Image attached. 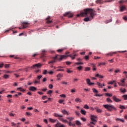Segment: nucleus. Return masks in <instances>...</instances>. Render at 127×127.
Instances as JSON below:
<instances>
[{
	"label": "nucleus",
	"instance_id": "nucleus-4",
	"mask_svg": "<svg viewBox=\"0 0 127 127\" xmlns=\"http://www.w3.org/2000/svg\"><path fill=\"white\" fill-rule=\"evenodd\" d=\"M59 120L63 122V123H67L69 127H75V124H73L71 122H68L67 120H65L64 118H59Z\"/></svg>",
	"mask_w": 127,
	"mask_h": 127
},
{
	"label": "nucleus",
	"instance_id": "nucleus-44",
	"mask_svg": "<svg viewBox=\"0 0 127 127\" xmlns=\"http://www.w3.org/2000/svg\"><path fill=\"white\" fill-rule=\"evenodd\" d=\"M3 65L4 64H3V63L1 62H0V68H2V67H3Z\"/></svg>",
	"mask_w": 127,
	"mask_h": 127
},
{
	"label": "nucleus",
	"instance_id": "nucleus-32",
	"mask_svg": "<svg viewBox=\"0 0 127 127\" xmlns=\"http://www.w3.org/2000/svg\"><path fill=\"white\" fill-rule=\"evenodd\" d=\"M92 91H93V93H95V94H98V90H97V89L96 88H93Z\"/></svg>",
	"mask_w": 127,
	"mask_h": 127
},
{
	"label": "nucleus",
	"instance_id": "nucleus-42",
	"mask_svg": "<svg viewBox=\"0 0 127 127\" xmlns=\"http://www.w3.org/2000/svg\"><path fill=\"white\" fill-rule=\"evenodd\" d=\"M75 101V102H76V103H78V102H82V101H81V99L78 98H76Z\"/></svg>",
	"mask_w": 127,
	"mask_h": 127
},
{
	"label": "nucleus",
	"instance_id": "nucleus-17",
	"mask_svg": "<svg viewBox=\"0 0 127 127\" xmlns=\"http://www.w3.org/2000/svg\"><path fill=\"white\" fill-rule=\"evenodd\" d=\"M95 125H96L95 123L90 122L89 124L87 125V126H88V127H94V126H95Z\"/></svg>",
	"mask_w": 127,
	"mask_h": 127
},
{
	"label": "nucleus",
	"instance_id": "nucleus-58",
	"mask_svg": "<svg viewBox=\"0 0 127 127\" xmlns=\"http://www.w3.org/2000/svg\"><path fill=\"white\" fill-rule=\"evenodd\" d=\"M49 87L50 89H53V85L52 84H50L49 86Z\"/></svg>",
	"mask_w": 127,
	"mask_h": 127
},
{
	"label": "nucleus",
	"instance_id": "nucleus-46",
	"mask_svg": "<svg viewBox=\"0 0 127 127\" xmlns=\"http://www.w3.org/2000/svg\"><path fill=\"white\" fill-rule=\"evenodd\" d=\"M84 109H86V110H89V106L88 105L85 104L84 107Z\"/></svg>",
	"mask_w": 127,
	"mask_h": 127
},
{
	"label": "nucleus",
	"instance_id": "nucleus-62",
	"mask_svg": "<svg viewBox=\"0 0 127 127\" xmlns=\"http://www.w3.org/2000/svg\"><path fill=\"white\" fill-rule=\"evenodd\" d=\"M27 84L29 86L31 85V84H32V82H30L29 81H27Z\"/></svg>",
	"mask_w": 127,
	"mask_h": 127
},
{
	"label": "nucleus",
	"instance_id": "nucleus-40",
	"mask_svg": "<svg viewBox=\"0 0 127 127\" xmlns=\"http://www.w3.org/2000/svg\"><path fill=\"white\" fill-rule=\"evenodd\" d=\"M116 83V81L114 80L113 81H110L108 83V84H110V85H113V84H115Z\"/></svg>",
	"mask_w": 127,
	"mask_h": 127
},
{
	"label": "nucleus",
	"instance_id": "nucleus-47",
	"mask_svg": "<svg viewBox=\"0 0 127 127\" xmlns=\"http://www.w3.org/2000/svg\"><path fill=\"white\" fill-rule=\"evenodd\" d=\"M41 78H42V75H37V79H38V80L41 79Z\"/></svg>",
	"mask_w": 127,
	"mask_h": 127
},
{
	"label": "nucleus",
	"instance_id": "nucleus-41",
	"mask_svg": "<svg viewBox=\"0 0 127 127\" xmlns=\"http://www.w3.org/2000/svg\"><path fill=\"white\" fill-rule=\"evenodd\" d=\"M91 70V68L89 67H85L84 71H90Z\"/></svg>",
	"mask_w": 127,
	"mask_h": 127
},
{
	"label": "nucleus",
	"instance_id": "nucleus-26",
	"mask_svg": "<svg viewBox=\"0 0 127 127\" xmlns=\"http://www.w3.org/2000/svg\"><path fill=\"white\" fill-rule=\"evenodd\" d=\"M3 78L4 79H8V78H9V76L7 74H5L3 75Z\"/></svg>",
	"mask_w": 127,
	"mask_h": 127
},
{
	"label": "nucleus",
	"instance_id": "nucleus-5",
	"mask_svg": "<svg viewBox=\"0 0 127 127\" xmlns=\"http://www.w3.org/2000/svg\"><path fill=\"white\" fill-rule=\"evenodd\" d=\"M112 98L113 101L116 103H120V102H122V99L117 98V96L116 95H114Z\"/></svg>",
	"mask_w": 127,
	"mask_h": 127
},
{
	"label": "nucleus",
	"instance_id": "nucleus-10",
	"mask_svg": "<svg viewBox=\"0 0 127 127\" xmlns=\"http://www.w3.org/2000/svg\"><path fill=\"white\" fill-rule=\"evenodd\" d=\"M55 127H65V126L63 124H61L60 123H58L55 125Z\"/></svg>",
	"mask_w": 127,
	"mask_h": 127
},
{
	"label": "nucleus",
	"instance_id": "nucleus-9",
	"mask_svg": "<svg viewBox=\"0 0 127 127\" xmlns=\"http://www.w3.org/2000/svg\"><path fill=\"white\" fill-rule=\"evenodd\" d=\"M22 25L23 26L22 28H26V27H28V25H29V23L27 22H22Z\"/></svg>",
	"mask_w": 127,
	"mask_h": 127
},
{
	"label": "nucleus",
	"instance_id": "nucleus-14",
	"mask_svg": "<svg viewBox=\"0 0 127 127\" xmlns=\"http://www.w3.org/2000/svg\"><path fill=\"white\" fill-rule=\"evenodd\" d=\"M46 19L47 20V23L48 24L52 23V20H50V17L48 16Z\"/></svg>",
	"mask_w": 127,
	"mask_h": 127
},
{
	"label": "nucleus",
	"instance_id": "nucleus-55",
	"mask_svg": "<svg viewBox=\"0 0 127 127\" xmlns=\"http://www.w3.org/2000/svg\"><path fill=\"white\" fill-rule=\"evenodd\" d=\"M85 60H86L87 61H88V60H89V56H86L84 57Z\"/></svg>",
	"mask_w": 127,
	"mask_h": 127
},
{
	"label": "nucleus",
	"instance_id": "nucleus-57",
	"mask_svg": "<svg viewBox=\"0 0 127 127\" xmlns=\"http://www.w3.org/2000/svg\"><path fill=\"white\" fill-rule=\"evenodd\" d=\"M43 82L44 83V82H46L47 81V78L46 77H45L43 79Z\"/></svg>",
	"mask_w": 127,
	"mask_h": 127
},
{
	"label": "nucleus",
	"instance_id": "nucleus-34",
	"mask_svg": "<svg viewBox=\"0 0 127 127\" xmlns=\"http://www.w3.org/2000/svg\"><path fill=\"white\" fill-rule=\"evenodd\" d=\"M96 3H100L102 4L103 3V0H97L96 1Z\"/></svg>",
	"mask_w": 127,
	"mask_h": 127
},
{
	"label": "nucleus",
	"instance_id": "nucleus-51",
	"mask_svg": "<svg viewBox=\"0 0 127 127\" xmlns=\"http://www.w3.org/2000/svg\"><path fill=\"white\" fill-rule=\"evenodd\" d=\"M79 81V79L77 78H73V82H78Z\"/></svg>",
	"mask_w": 127,
	"mask_h": 127
},
{
	"label": "nucleus",
	"instance_id": "nucleus-28",
	"mask_svg": "<svg viewBox=\"0 0 127 127\" xmlns=\"http://www.w3.org/2000/svg\"><path fill=\"white\" fill-rule=\"evenodd\" d=\"M119 108L120 109H121V110H126V107L123 106V105H120L119 106Z\"/></svg>",
	"mask_w": 127,
	"mask_h": 127
},
{
	"label": "nucleus",
	"instance_id": "nucleus-56",
	"mask_svg": "<svg viewBox=\"0 0 127 127\" xmlns=\"http://www.w3.org/2000/svg\"><path fill=\"white\" fill-rule=\"evenodd\" d=\"M26 115L27 116H31L32 114H31V113H30V112H26Z\"/></svg>",
	"mask_w": 127,
	"mask_h": 127
},
{
	"label": "nucleus",
	"instance_id": "nucleus-15",
	"mask_svg": "<svg viewBox=\"0 0 127 127\" xmlns=\"http://www.w3.org/2000/svg\"><path fill=\"white\" fill-rule=\"evenodd\" d=\"M54 116H55V117H56L57 118H59V119H62V118H63V115H59V114H57V113H55V114H54Z\"/></svg>",
	"mask_w": 127,
	"mask_h": 127
},
{
	"label": "nucleus",
	"instance_id": "nucleus-39",
	"mask_svg": "<svg viewBox=\"0 0 127 127\" xmlns=\"http://www.w3.org/2000/svg\"><path fill=\"white\" fill-rule=\"evenodd\" d=\"M81 114L82 115H86V111L81 110L80 111Z\"/></svg>",
	"mask_w": 127,
	"mask_h": 127
},
{
	"label": "nucleus",
	"instance_id": "nucleus-31",
	"mask_svg": "<svg viewBox=\"0 0 127 127\" xmlns=\"http://www.w3.org/2000/svg\"><path fill=\"white\" fill-rule=\"evenodd\" d=\"M106 101L108 103H113V101L111 100L109 98H107Z\"/></svg>",
	"mask_w": 127,
	"mask_h": 127
},
{
	"label": "nucleus",
	"instance_id": "nucleus-11",
	"mask_svg": "<svg viewBox=\"0 0 127 127\" xmlns=\"http://www.w3.org/2000/svg\"><path fill=\"white\" fill-rule=\"evenodd\" d=\"M30 91H32V92H34L35 91H36L37 90V88L34 86H30L29 88Z\"/></svg>",
	"mask_w": 127,
	"mask_h": 127
},
{
	"label": "nucleus",
	"instance_id": "nucleus-16",
	"mask_svg": "<svg viewBox=\"0 0 127 127\" xmlns=\"http://www.w3.org/2000/svg\"><path fill=\"white\" fill-rule=\"evenodd\" d=\"M114 54H117V52H111L107 54V56H113Z\"/></svg>",
	"mask_w": 127,
	"mask_h": 127
},
{
	"label": "nucleus",
	"instance_id": "nucleus-1",
	"mask_svg": "<svg viewBox=\"0 0 127 127\" xmlns=\"http://www.w3.org/2000/svg\"><path fill=\"white\" fill-rule=\"evenodd\" d=\"M80 15L81 16H88L84 18V21H91L94 18V16H95V10L92 8L85 9L83 11L80 12V14H77V16L79 17Z\"/></svg>",
	"mask_w": 127,
	"mask_h": 127
},
{
	"label": "nucleus",
	"instance_id": "nucleus-27",
	"mask_svg": "<svg viewBox=\"0 0 127 127\" xmlns=\"http://www.w3.org/2000/svg\"><path fill=\"white\" fill-rule=\"evenodd\" d=\"M66 119L67 120H68L69 122H72V121H73V120H74V118L73 117H70V118L67 117L66 118Z\"/></svg>",
	"mask_w": 127,
	"mask_h": 127
},
{
	"label": "nucleus",
	"instance_id": "nucleus-53",
	"mask_svg": "<svg viewBox=\"0 0 127 127\" xmlns=\"http://www.w3.org/2000/svg\"><path fill=\"white\" fill-rule=\"evenodd\" d=\"M41 90L43 92H46V91H47V88H42Z\"/></svg>",
	"mask_w": 127,
	"mask_h": 127
},
{
	"label": "nucleus",
	"instance_id": "nucleus-20",
	"mask_svg": "<svg viewBox=\"0 0 127 127\" xmlns=\"http://www.w3.org/2000/svg\"><path fill=\"white\" fill-rule=\"evenodd\" d=\"M97 85H98V86L99 88H103V86H105V83H103V85H102V84H101V83H100V82H97Z\"/></svg>",
	"mask_w": 127,
	"mask_h": 127
},
{
	"label": "nucleus",
	"instance_id": "nucleus-48",
	"mask_svg": "<svg viewBox=\"0 0 127 127\" xmlns=\"http://www.w3.org/2000/svg\"><path fill=\"white\" fill-rule=\"evenodd\" d=\"M43 74L44 75H46V74H47V70H44L43 72Z\"/></svg>",
	"mask_w": 127,
	"mask_h": 127
},
{
	"label": "nucleus",
	"instance_id": "nucleus-29",
	"mask_svg": "<svg viewBox=\"0 0 127 127\" xmlns=\"http://www.w3.org/2000/svg\"><path fill=\"white\" fill-rule=\"evenodd\" d=\"M75 124L77 126H81V125H82L81 123H80V122L79 121H75Z\"/></svg>",
	"mask_w": 127,
	"mask_h": 127
},
{
	"label": "nucleus",
	"instance_id": "nucleus-45",
	"mask_svg": "<svg viewBox=\"0 0 127 127\" xmlns=\"http://www.w3.org/2000/svg\"><path fill=\"white\" fill-rule=\"evenodd\" d=\"M112 19H109V20L106 21L105 23L107 24V23H109V22H112Z\"/></svg>",
	"mask_w": 127,
	"mask_h": 127
},
{
	"label": "nucleus",
	"instance_id": "nucleus-49",
	"mask_svg": "<svg viewBox=\"0 0 127 127\" xmlns=\"http://www.w3.org/2000/svg\"><path fill=\"white\" fill-rule=\"evenodd\" d=\"M64 50V49H59V50H57V52H59V53H61V52H62V51H63Z\"/></svg>",
	"mask_w": 127,
	"mask_h": 127
},
{
	"label": "nucleus",
	"instance_id": "nucleus-12",
	"mask_svg": "<svg viewBox=\"0 0 127 127\" xmlns=\"http://www.w3.org/2000/svg\"><path fill=\"white\" fill-rule=\"evenodd\" d=\"M41 66H42L41 64H34L32 66V68H35V67H37L38 68H40V67H41Z\"/></svg>",
	"mask_w": 127,
	"mask_h": 127
},
{
	"label": "nucleus",
	"instance_id": "nucleus-61",
	"mask_svg": "<svg viewBox=\"0 0 127 127\" xmlns=\"http://www.w3.org/2000/svg\"><path fill=\"white\" fill-rule=\"evenodd\" d=\"M47 94H52V90H50L49 91L47 92Z\"/></svg>",
	"mask_w": 127,
	"mask_h": 127
},
{
	"label": "nucleus",
	"instance_id": "nucleus-19",
	"mask_svg": "<svg viewBox=\"0 0 127 127\" xmlns=\"http://www.w3.org/2000/svg\"><path fill=\"white\" fill-rule=\"evenodd\" d=\"M116 122H121V123H125V120H124L122 119H120V118H117L116 119Z\"/></svg>",
	"mask_w": 127,
	"mask_h": 127
},
{
	"label": "nucleus",
	"instance_id": "nucleus-18",
	"mask_svg": "<svg viewBox=\"0 0 127 127\" xmlns=\"http://www.w3.org/2000/svg\"><path fill=\"white\" fill-rule=\"evenodd\" d=\"M127 0H121L120 1H119V3L120 4H121V5H122V4H124V3H126V2H127Z\"/></svg>",
	"mask_w": 127,
	"mask_h": 127
},
{
	"label": "nucleus",
	"instance_id": "nucleus-21",
	"mask_svg": "<svg viewBox=\"0 0 127 127\" xmlns=\"http://www.w3.org/2000/svg\"><path fill=\"white\" fill-rule=\"evenodd\" d=\"M95 77H97L98 78H100V79H103V78H104V76L100 75L99 74H96Z\"/></svg>",
	"mask_w": 127,
	"mask_h": 127
},
{
	"label": "nucleus",
	"instance_id": "nucleus-35",
	"mask_svg": "<svg viewBox=\"0 0 127 127\" xmlns=\"http://www.w3.org/2000/svg\"><path fill=\"white\" fill-rule=\"evenodd\" d=\"M49 121L51 122V123H55L56 122V120H54V119H51V118H50L49 119Z\"/></svg>",
	"mask_w": 127,
	"mask_h": 127
},
{
	"label": "nucleus",
	"instance_id": "nucleus-33",
	"mask_svg": "<svg viewBox=\"0 0 127 127\" xmlns=\"http://www.w3.org/2000/svg\"><path fill=\"white\" fill-rule=\"evenodd\" d=\"M105 96H107V97H113V94L106 93H105Z\"/></svg>",
	"mask_w": 127,
	"mask_h": 127
},
{
	"label": "nucleus",
	"instance_id": "nucleus-59",
	"mask_svg": "<svg viewBox=\"0 0 127 127\" xmlns=\"http://www.w3.org/2000/svg\"><path fill=\"white\" fill-rule=\"evenodd\" d=\"M5 68H9V64H6L4 65Z\"/></svg>",
	"mask_w": 127,
	"mask_h": 127
},
{
	"label": "nucleus",
	"instance_id": "nucleus-8",
	"mask_svg": "<svg viewBox=\"0 0 127 127\" xmlns=\"http://www.w3.org/2000/svg\"><path fill=\"white\" fill-rule=\"evenodd\" d=\"M46 53H47V51L42 50L41 58H44V57H46V56H45V55H46Z\"/></svg>",
	"mask_w": 127,
	"mask_h": 127
},
{
	"label": "nucleus",
	"instance_id": "nucleus-60",
	"mask_svg": "<svg viewBox=\"0 0 127 127\" xmlns=\"http://www.w3.org/2000/svg\"><path fill=\"white\" fill-rule=\"evenodd\" d=\"M57 71H62V72H64V69L59 68L58 69H57Z\"/></svg>",
	"mask_w": 127,
	"mask_h": 127
},
{
	"label": "nucleus",
	"instance_id": "nucleus-30",
	"mask_svg": "<svg viewBox=\"0 0 127 127\" xmlns=\"http://www.w3.org/2000/svg\"><path fill=\"white\" fill-rule=\"evenodd\" d=\"M120 91L121 92H122V93H126V92H127V90L126 89V88H124L123 89V88H121Z\"/></svg>",
	"mask_w": 127,
	"mask_h": 127
},
{
	"label": "nucleus",
	"instance_id": "nucleus-54",
	"mask_svg": "<svg viewBox=\"0 0 127 127\" xmlns=\"http://www.w3.org/2000/svg\"><path fill=\"white\" fill-rule=\"evenodd\" d=\"M63 102H64V100H60L59 101V104H63Z\"/></svg>",
	"mask_w": 127,
	"mask_h": 127
},
{
	"label": "nucleus",
	"instance_id": "nucleus-25",
	"mask_svg": "<svg viewBox=\"0 0 127 127\" xmlns=\"http://www.w3.org/2000/svg\"><path fill=\"white\" fill-rule=\"evenodd\" d=\"M17 90H20V92H25V89H23L21 87H19V88H17Z\"/></svg>",
	"mask_w": 127,
	"mask_h": 127
},
{
	"label": "nucleus",
	"instance_id": "nucleus-13",
	"mask_svg": "<svg viewBox=\"0 0 127 127\" xmlns=\"http://www.w3.org/2000/svg\"><path fill=\"white\" fill-rule=\"evenodd\" d=\"M120 11H124V10H126V9H127L126 6H123V5H120Z\"/></svg>",
	"mask_w": 127,
	"mask_h": 127
},
{
	"label": "nucleus",
	"instance_id": "nucleus-23",
	"mask_svg": "<svg viewBox=\"0 0 127 127\" xmlns=\"http://www.w3.org/2000/svg\"><path fill=\"white\" fill-rule=\"evenodd\" d=\"M62 85H64L65 86H67L68 85V82H65L64 81H61Z\"/></svg>",
	"mask_w": 127,
	"mask_h": 127
},
{
	"label": "nucleus",
	"instance_id": "nucleus-64",
	"mask_svg": "<svg viewBox=\"0 0 127 127\" xmlns=\"http://www.w3.org/2000/svg\"><path fill=\"white\" fill-rule=\"evenodd\" d=\"M123 19H124V20L127 21V16L123 17Z\"/></svg>",
	"mask_w": 127,
	"mask_h": 127
},
{
	"label": "nucleus",
	"instance_id": "nucleus-43",
	"mask_svg": "<svg viewBox=\"0 0 127 127\" xmlns=\"http://www.w3.org/2000/svg\"><path fill=\"white\" fill-rule=\"evenodd\" d=\"M118 84L119 86H122V87H124L125 86V83H121V82H118Z\"/></svg>",
	"mask_w": 127,
	"mask_h": 127
},
{
	"label": "nucleus",
	"instance_id": "nucleus-38",
	"mask_svg": "<svg viewBox=\"0 0 127 127\" xmlns=\"http://www.w3.org/2000/svg\"><path fill=\"white\" fill-rule=\"evenodd\" d=\"M67 73H68V74H71V73H73V71L69 70L68 68H67V70H66Z\"/></svg>",
	"mask_w": 127,
	"mask_h": 127
},
{
	"label": "nucleus",
	"instance_id": "nucleus-63",
	"mask_svg": "<svg viewBox=\"0 0 127 127\" xmlns=\"http://www.w3.org/2000/svg\"><path fill=\"white\" fill-rule=\"evenodd\" d=\"M101 65H106L105 63H100L99 64V66H101Z\"/></svg>",
	"mask_w": 127,
	"mask_h": 127
},
{
	"label": "nucleus",
	"instance_id": "nucleus-22",
	"mask_svg": "<svg viewBox=\"0 0 127 127\" xmlns=\"http://www.w3.org/2000/svg\"><path fill=\"white\" fill-rule=\"evenodd\" d=\"M64 76L63 73H59L57 75V78H62Z\"/></svg>",
	"mask_w": 127,
	"mask_h": 127
},
{
	"label": "nucleus",
	"instance_id": "nucleus-37",
	"mask_svg": "<svg viewBox=\"0 0 127 127\" xmlns=\"http://www.w3.org/2000/svg\"><path fill=\"white\" fill-rule=\"evenodd\" d=\"M86 82L88 85H90V84L91 83V80H90V79L89 78H87L86 79Z\"/></svg>",
	"mask_w": 127,
	"mask_h": 127
},
{
	"label": "nucleus",
	"instance_id": "nucleus-36",
	"mask_svg": "<svg viewBox=\"0 0 127 127\" xmlns=\"http://www.w3.org/2000/svg\"><path fill=\"white\" fill-rule=\"evenodd\" d=\"M122 98L125 100V101H127V95H124L122 96Z\"/></svg>",
	"mask_w": 127,
	"mask_h": 127
},
{
	"label": "nucleus",
	"instance_id": "nucleus-3",
	"mask_svg": "<svg viewBox=\"0 0 127 127\" xmlns=\"http://www.w3.org/2000/svg\"><path fill=\"white\" fill-rule=\"evenodd\" d=\"M104 108L106 109L107 110H108L109 111H112L113 110L114 111H117V108L114 106V105H110L109 104H106V105H103Z\"/></svg>",
	"mask_w": 127,
	"mask_h": 127
},
{
	"label": "nucleus",
	"instance_id": "nucleus-7",
	"mask_svg": "<svg viewBox=\"0 0 127 127\" xmlns=\"http://www.w3.org/2000/svg\"><path fill=\"white\" fill-rule=\"evenodd\" d=\"M64 16H67L68 17H73V14L71 12H67L64 14Z\"/></svg>",
	"mask_w": 127,
	"mask_h": 127
},
{
	"label": "nucleus",
	"instance_id": "nucleus-6",
	"mask_svg": "<svg viewBox=\"0 0 127 127\" xmlns=\"http://www.w3.org/2000/svg\"><path fill=\"white\" fill-rule=\"evenodd\" d=\"M90 117H91L90 119L92 122L94 123H97V116L93 115H91Z\"/></svg>",
	"mask_w": 127,
	"mask_h": 127
},
{
	"label": "nucleus",
	"instance_id": "nucleus-50",
	"mask_svg": "<svg viewBox=\"0 0 127 127\" xmlns=\"http://www.w3.org/2000/svg\"><path fill=\"white\" fill-rule=\"evenodd\" d=\"M77 69H78V70H81V69H83V66H78L77 67Z\"/></svg>",
	"mask_w": 127,
	"mask_h": 127
},
{
	"label": "nucleus",
	"instance_id": "nucleus-2",
	"mask_svg": "<svg viewBox=\"0 0 127 127\" xmlns=\"http://www.w3.org/2000/svg\"><path fill=\"white\" fill-rule=\"evenodd\" d=\"M77 55V54H75V53L67 56L57 55L55 57L53 58V60L49 63V64H51V63H55L57 62V60H59L60 62L62 61L63 59H67L68 57H70L71 58L72 60H74V59H75V57H76Z\"/></svg>",
	"mask_w": 127,
	"mask_h": 127
},
{
	"label": "nucleus",
	"instance_id": "nucleus-52",
	"mask_svg": "<svg viewBox=\"0 0 127 127\" xmlns=\"http://www.w3.org/2000/svg\"><path fill=\"white\" fill-rule=\"evenodd\" d=\"M96 112L97 113H102V110L97 109H96Z\"/></svg>",
	"mask_w": 127,
	"mask_h": 127
},
{
	"label": "nucleus",
	"instance_id": "nucleus-24",
	"mask_svg": "<svg viewBox=\"0 0 127 127\" xmlns=\"http://www.w3.org/2000/svg\"><path fill=\"white\" fill-rule=\"evenodd\" d=\"M62 112L64 115H69V113L66 110H62Z\"/></svg>",
	"mask_w": 127,
	"mask_h": 127
}]
</instances>
